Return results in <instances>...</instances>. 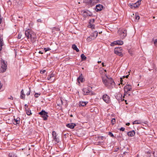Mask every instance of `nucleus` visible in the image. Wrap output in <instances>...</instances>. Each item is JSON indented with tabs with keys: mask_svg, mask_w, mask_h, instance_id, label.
<instances>
[{
	"mask_svg": "<svg viewBox=\"0 0 157 157\" xmlns=\"http://www.w3.org/2000/svg\"><path fill=\"white\" fill-rule=\"evenodd\" d=\"M123 77L124 78H125V76H124Z\"/></svg>",
	"mask_w": 157,
	"mask_h": 157,
	"instance_id": "69168bd1",
	"label": "nucleus"
},
{
	"mask_svg": "<svg viewBox=\"0 0 157 157\" xmlns=\"http://www.w3.org/2000/svg\"><path fill=\"white\" fill-rule=\"evenodd\" d=\"M89 27L92 29L94 28L95 25L94 24H92L90 22H89V25L88 26Z\"/></svg>",
	"mask_w": 157,
	"mask_h": 157,
	"instance_id": "c85d7f7f",
	"label": "nucleus"
},
{
	"mask_svg": "<svg viewBox=\"0 0 157 157\" xmlns=\"http://www.w3.org/2000/svg\"><path fill=\"white\" fill-rule=\"evenodd\" d=\"M128 76H129L128 75H127L125 76V77L127 78H128Z\"/></svg>",
	"mask_w": 157,
	"mask_h": 157,
	"instance_id": "bf43d9fd",
	"label": "nucleus"
},
{
	"mask_svg": "<svg viewBox=\"0 0 157 157\" xmlns=\"http://www.w3.org/2000/svg\"><path fill=\"white\" fill-rule=\"evenodd\" d=\"M141 1H138L136 3H137V5L138 6H139L140 4Z\"/></svg>",
	"mask_w": 157,
	"mask_h": 157,
	"instance_id": "79ce46f5",
	"label": "nucleus"
},
{
	"mask_svg": "<svg viewBox=\"0 0 157 157\" xmlns=\"http://www.w3.org/2000/svg\"><path fill=\"white\" fill-rule=\"evenodd\" d=\"M122 48L121 47L115 48L114 49L115 53L119 56H122L123 55L122 53Z\"/></svg>",
	"mask_w": 157,
	"mask_h": 157,
	"instance_id": "39448f33",
	"label": "nucleus"
},
{
	"mask_svg": "<svg viewBox=\"0 0 157 157\" xmlns=\"http://www.w3.org/2000/svg\"><path fill=\"white\" fill-rule=\"evenodd\" d=\"M122 78H121V80L120 81H121V84H123V83H122V82H121V81H122Z\"/></svg>",
	"mask_w": 157,
	"mask_h": 157,
	"instance_id": "13d9d810",
	"label": "nucleus"
},
{
	"mask_svg": "<svg viewBox=\"0 0 157 157\" xmlns=\"http://www.w3.org/2000/svg\"><path fill=\"white\" fill-rule=\"evenodd\" d=\"M20 118L19 117H17L16 119L14 118L13 120V123L14 125L19 124L20 122Z\"/></svg>",
	"mask_w": 157,
	"mask_h": 157,
	"instance_id": "4468645a",
	"label": "nucleus"
},
{
	"mask_svg": "<svg viewBox=\"0 0 157 157\" xmlns=\"http://www.w3.org/2000/svg\"><path fill=\"white\" fill-rule=\"evenodd\" d=\"M56 29V30H57V31H59V29H58V28H55L54 27V29Z\"/></svg>",
	"mask_w": 157,
	"mask_h": 157,
	"instance_id": "4d7b16f0",
	"label": "nucleus"
},
{
	"mask_svg": "<svg viewBox=\"0 0 157 157\" xmlns=\"http://www.w3.org/2000/svg\"><path fill=\"white\" fill-rule=\"evenodd\" d=\"M95 21V19H92L90 20V23H94Z\"/></svg>",
	"mask_w": 157,
	"mask_h": 157,
	"instance_id": "a19ab883",
	"label": "nucleus"
},
{
	"mask_svg": "<svg viewBox=\"0 0 157 157\" xmlns=\"http://www.w3.org/2000/svg\"><path fill=\"white\" fill-rule=\"evenodd\" d=\"M127 153L125 151V152H124V154H125V153Z\"/></svg>",
	"mask_w": 157,
	"mask_h": 157,
	"instance_id": "e2e57ef3",
	"label": "nucleus"
},
{
	"mask_svg": "<svg viewBox=\"0 0 157 157\" xmlns=\"http://www.w3.org/2000/svg\"><path fill=\"white\" fill-rule=\"evenodd\" d=\"M76 125V124L74 123H70L67 124L66 126L71 129H73Z\"/></svg>",
	"mask_w": 157,
	"mask_h": 157,
	"instance_id": "a211bd4d",
	"label": "nucleus"
},
{
	"mask_svg": "<svg viewBox=\"0 0 157 157\" xmlns=\"http://www.w3.org/2000/svg\"><path fill=\"white\" fill-rule=\"evenodd\" d=\"M136 132L134 130H132L127 132V135L130 137H132L135 134Z\"/></svg>",
	"mask_w": 157,
	"mask_h": 157,
	"instance_id": "2eb2a0df",
	"label": "nucleus"
},
{
	"mask_svg": "<svg viewBox=\"0 0 157 157\" xmlns=\"http://www.w3.org/2000/svg\"><path fill=\"white\" fill-rule=\"evenodd\" d=\"M107 79L102 78V81L105 85L108 88L111 89L115 86V82L112 78H109L106 76Z\"/></svg>",
	"mask_w": 157,
	"mask_h": 157,
	"instance_id": "f03ea898",
	"label": "nucleus"
},
{
	"mask_svg": "<svg viewBox=\"0 0 157 157\" xmlns=\"http://www.w3.org/2000/svg\"><path fill=\"white\" fill-rule=\"evenodd\" d=\"M8 99L13 100V98L12 96H10V97L8 98Z\"/></svg>",
	"mask_w": 157,
	"mask_h": 157,
	"instance_id": "3c124183",
	"label": "nucleus"
},
{
	"mask_svg": "<svg viewBox=\"0 0 157 157\" xmlns=\"http://www.w3.org/2000/svg\"><path fill=\"white\" fill-rule=\"evenodd\" d=\"M125 96H124L123 98L122 97V99L121 100V101H123L124 100V98Z\"/></svg>",
	"mask_w": 157,
	"mask_h": 157,
	"instance_id": "de8ad7c7",
	"label": "nucleus"
},
{
	"mask_svg": "<svg viewBox=\"0 0 157 157\" xmlns=\"http://www.w3.org/2000/svg\"><path fill=\"white\" fill-rule=\"evenodd\" d=\"M21 93L20 98L23 99H25V95L24 93V91L23 90H22L21 92Z\"/></svg>",
	"mask_w": 157,
	"mask_h": 157,
	"instance_id": "412c9836",
	"label": "nucleus"
},
{
	"mask_svg": "<svg viewBox=\"0 0 157 157\" xmlns=\"http://www.w3.org/2000/svg\"><path fill=\"white\" fill-rule=\"evenodd\" d=\"M81 57L82 59V61L85 60L86 59V56H85V55L82 54L81 55Z\"/></svg>",
	"mask_w": 157,
	"mask_h": 157,
	"instance_id": "393cba45",
	"label": "nucleus"
},
{
	"mask_svg": "<svg viewBox=\"0 0 157 157\" xmlns=\"http://www.w3.org/2000/svg\"><path fill=\"white\" fill-rule=\"evenodd\" d=\"M44 50H45V52H46L47 51L50 50L51 49L49 48H44Z\"/></svg>",
	"mask_w": 157,
	"mask_h": 157,
	"instance_id": "72a5a7b5",
	"label": "nucleus"
},
{
	"mask_svg": "<svg viewBox=\"0 0 157 157\" xmlns=\"http://www.w3.org/2000/svg\"><path fill=\"white\" fill-rule=\"evenodd\" d=\"M125 130V128L123 127H121L119 129V130L120 131H124Z\"/></svg>",
	"mask_w": 157,
	"mask_h": 157,
	"instance_id": "ea45409f",
	"label": "nucleus"
},
{
	"mask_svg": "<svg viewBox=\"0 0 157 157\" xmlns=\"http://www.w3.org/2000/svg\"><path fill=\"white\" fill-rule=\"evenodd\" d=\"M102 99L107 103H109L110 102V97L107 94H104L102 96Z\"/></svg>",
	"mask_w": 157,
	"mask_h": 157,
	"instance_id": "0eeeda50",
	"label": "nucleus"
},
{
	"mask_svg": "<svg viewBox=\"0 0 157 157\" xmlns=\"http://www.w3.org/2000/svg\"><path fill=\"white\" fill-rule=\"evenodd\" d=\"M133 124H140V122H138L137 121H135L132 122Z\"/></svg>",
	"mask_w": 157,
	"mask_h": 157,
	"instance_id": "473e14b6",
	"label": "nucleus"
},
{
	"mask_svg": "<svg viewBox=\"0 0 157 157\" xmlns=\"http://www.w3.org/2000/svg\"><path fill=\"white\" fill-rule=\"evenodd\" d=\"M140 17L138 15H135V21H138V20L140 19Z\"/></svg>",
	"mask_w": 157,
	"mask_h": 157,
	"instance_id": "c756f323",
	"label": "nucleus"
},
{
	"mask_svg": "<svg viewBox=\"0 0 157 157\" xmlns=\"http://www.w3.org/2000/svg\"><path fill=\"white\" fill-rule=\"evenodd\" d=\"M3 46V43H0V51H1L2 49V46Z\"/></svg>",
	"mask_w": 157,
	"mask_h": 157,
	"instance_id": "58836bf2",
	"label": "nucleus"
},
{
	"mask_svg": "<svg viewBox=\"0 0 157 157\" xmlns=\"http://www.w3.org/2000/svg\"><path fill=\"white\" fill-rule=\"evenodd\" d=\"M82 15L84 17H86L87 16H91L92 14L88 10H83Z\"/></svg>",
	"mask_w": 157,
	"mask_h": 157,
	"instance_id": "6e6552de",
	"label": "nucleus"
},
{
	"mask_svg": "<svg viewBox=\"0 0 157 157\" xmlns=\"http://www.w3.org/2000/svg\"><path fill=\"white\" fill-rule=\"evenodd\" d=\"M77 80L78 82L80 83V82H83V77L82 75L79 76Z\"/></svg>",
	"mask_w": 157,
	"mask_h": 157,
	"instance_id": "aec40b11",
	"label": "nucleus"
},
{
	"mask_svg": "<svg viewBox=\"0 0 157 157\" xmlns=\"http://www.w3.org/2000/svg\"><path fill=\"white\" fill-rule=\"evenodd\" d=\"M51 77H50V76L49 75L47 77V79L49 80H51Z\"/></svg>",
	"mask_w": 157,
	"mask_h": 157,
	"instance_id": "49530a36",
	"label": "nucleus"
},
{
	"mask_svg": "<svg viewBox=\"0 0 157 157\" xmlns=\"http://www.w3.org/2000/svg\"><path fill=\"white\" fill-rule=\"evenodd\" d=\"M70 116H71V117H73V115H70Z\"/></svg>",
	"mask_w": 157,
	"mask_h": 157,
	"instance_id": "0e129e2a",
	"label": "nucleus"
},
{
	"mask_svg": "<svg viewBox=\"0 0 157 157\" xmlns=\"http://www.w3.org/2000/svg\"><path fill=\"white\" fill-rule=\"evenodd\" d=\"M130 124L129 123H126V125L129 126L130 125Z\"/></svg>",
	"mask_w": 157,
	"mask_h": 157,
	"instance_id": "6e6d98bb",
	"label": "nucleus"
},
{
	"mask_svg": "<svg viewBox=\"0 0 157 157\" xmlns=\"http://www.w3.org/2000/svg\"><path fill=\"white\" fill-rule=\"evenodd\" d=\"M154 43L155 45H156L157 44V39L155 40L154 42Z\"/></svg>",
	"mask_w": 157,
	"mask_h": 157,
	"instance_id": "a18cd8bd",
	"label": "nucleus"
},
{
	"mask_svg": "<svg viewBox=\"0 0 157 157\" xmlns=\"http://www.w3.org/2000/svg\"><path fill=\"white\" fill-rule=\"evenodd\" d=\"M101 32H99V34H100V33H101Z\"/></svg>",
	"mask_w": 157,
	"mask_h": 157,
	"instance_id": "338daca9",
	"label": "nucleus"
},
{
	"mask_svg": "<svg viewBox=\"0 0 157 157\" xmlns=\"http://www.w3.org/2000/svg\"><path fill=\"white\" fill-rule=\"evenodd\" d=\"M98 0H85V2L90 6L95 4L98 2Z\"/></svg>",
	"mask_w": 157,
	"mask_h": 157,
	"instance_id": "423d86ee",
	"label": "nucleus"
},
{
	"mask_svg": "<svg viewBox=\"0 0 157 157\" xmlns=\"http://www.w3.org/2000/svg\"><path fill=\"white\" fill-rule=\"evenodd\" d=\"M39 53H40V54H43V52H42L41 51H40L39 52Z\"/></svg>",
	"mask_w": 157,
	"mask_h": 157,
	"instance_id": "5fc2aeb1",
	"label": "nucleus"
},
{
	"mask_svg": "<svg viewBox=\"0 0 157 157\" xmlns=\"http://www.w3.org/2000/svg\"><path fill=\"white\" fill-rule=\"evenodd\" d=\"M132 90V88L131 86L129 84L127 85L124 87V91H131Z\"/></svg>",
	"mask_w": 157,
	"mask_h": 157,
	"instance_id": "f8f14e48",
	"label": "nucleus"
},
{
	"mask_svg": "<svg viewBox=\"0 0 157 157\" xmlns=\"http://www.w3.org/2000/svg\"><path fill=\"white\" fill-rule=\"evenodd\" d=\"M52 135L53 140L55 141L56 143H58L59 142V139L56 137V133L55 131L52 132Z\"/></svg>",
	"mask_w": 157,
	"mask_h": 157,
	"instance_id": "1a4fd4ad",
	"label": "nucleus"
},
{
	"mask_svg": "<svg viewBox=\"0 0 157 157\" xmlns=\"http://www.w3.org/2000/svg\"><path fill=\"white\" fill-rule=\"evenodd\" d=\"M30 90L29 89V91L26 94V95L27 96H29V95H30Z\"/></svg>",
	"mask_w": 157,
	"mask_h": 157,
	"instance_id": "4c0bfd02",
	"label": "nucleus"
},
{
	"mask_svg": "<svg viewBox=\"0 0 157 157\" xmlns=\"http://www.w3.org/2000/svg\"><path fill=\"white\" fill-rule=\"evenodd\" d=\"M2 84L1 83V82L0 81V89H1L2 88Z\"/></svg>",
	"mask_w": 157,
	"mask_h": 157,
	"instance_id": "8fccbe9b",
	"label": "nucleus"
},
{
	"mask_svg": "<svg viewBox=\"0 0 157 157\" xmlns=\"http://www.w3.org/2000/svg\"><path fill=\"white\" fill-rule=\"evenodd\" d=\"M122 95L120 94H117L115 96L116 98L118 101H120L122 99Z\"/></svg>",
	"mask_w": 157,
	"mask_h": 157,
	"instance_id": "6ab92c4d",
	"label": "nucleus"
},
{
	"mask_svg": "<svg viewBox=\"0 0 157 157\" xmlns=\"http://www.w3.org/2000/svg\"><path fill=\"white\" fill-rule=\"evenodd\" d=\"M131 8H135L138 7L137 3H132L131 5Z\"/></svg>",
	"mask_w": 157,
	"mask_h": 157,
	"instance_id": "a878e982",
	"label": "nucleus"
},
{
	"mask_svg": "<svg viewBox=\"0 0 157 157\" xmlns=\"http://www.w3.org/2000/svg\"><path fill=\"white\" fill-rule=\"evenodd\" d=\"M123 44V42L122 40H117L114 41L113 43H111L110 45L111 46H113L114 45H122Z\"/></svg>",
	"mask_w": 157,
	"mask_h": 157,
	"instance_id": "9d476101",
	"label": "nucleus"
},
{
	"mask_svg": "<svg viewBox=\"0 0 157 157\" xmlns=\"http://www.w3.org/2000/svg\"><path fill=\"white\" fill-rule=\"evenodd\" d=\"M87 101H80L79 102V105L84 106H85L87 103Z\"/></svg>",
	"mask_w": 157,
	"mask_h": 157,
	"instance_id": "4be33fe9",
	"label": "nucleus"
},
{
	"mask_svg": "<svg viewBox=\"0 0 157 157\" xmlns=\"http://www.w3.org/2000/svg\"><path fill=\"white\" fill-rule=\"evenodd\" d=\"M93 39V38L92 37H91L90 36L88 37L86 39L88 41H91Z\"/></svg>",
	"mask_w": 157,
	"mask_h": 157,
	"instance_id": "7c9ffc66",
	"label": "nucleus"
},
{
	"mask_svg": "<svg viewBox=\"0 0 157 157\" xmlns=\"http://www.w3.org/2000/svg\"><path fill=\"white\" fill-rule=\"evenodd\" d=\"M120 36L121 38L123 39L127 35L126 31L125 30L122 31L120 33Z\"/></svg>",
	"mask_w": 157,
	"mask_h": 157,
	"instance_id": "9b49d317",
	"label": "nucleus"
},
{
	"mask_svg": "<svg viewBox=\"0 0 157 157\" xmlns=\"http://www.w3.org/2000/svg\"><path fill=\"white\" fill-rule=\"evenodd\" d=\"M25 111H26V114L28 115H30L32 114L31 111L27 109L26 108H25Z\"/></svg>",
	"mask_w": 157,
	"mask_h": 157,
	"instance_id": "b1692460",
	"label": "nucleus"
},
{
	"mask_svg": "<svg viewBox=\"0 0 157 157\" xmlns=\"http://www.w3.org/2000/svg\"><path fill=\"white\" fill-rule=\"evenodd\" d=\"M92 88L91 87H90V86H89V88H88V90H87L86 88H84L82 90V91L84 92L83 94L84 95H87L90 92V88Z\"/></svg>",
	"mask_w": 157,
	"mask_h": 157,
	"instance_id": "f3484780",
	"label": "nucleus"
},
{
	"mask_svg": "<svg viewBox=\"0 0 157 157\" xmlns=\"http://www.w3.org/2000/svg\"><path fill=\"white\" fill-rule=\"evenodd\" d=\"M26 36L28 39H29L32 43H34L36 40V35L34 32L31 30L29 29L26 30L25 33Z\"/></svg>",
	"mask_w": 157,
	"mask_h": 157,
	"instance_id": "f257e3e1",
	"label": "nucleus"
},
{
	"mask_svg": "<svg viewBox=\"0 0 157 157\" xmlns=\"http://www.w3.org/2000/svg\"><path fill=\"white\" fill-rule=\"evenodd\" d=\"M103 8V6L101 4H98L96 5V6L95 10L96 11L98 12L102 10Z\"/></svg>",
	"mask_w": 157,
	"mask_h": 157,
	"instance_id": "ddd939ff",
	"label": "nucleus"
},
{
	"mask_svg": "<svg viewBox=\"0 0 157 157\" xmlns=\"http://www.w3.org/2000/svg\"><path fill=\"white\" fill-rule=\"evenodd\" d=\"M98 32L97 31H94L90 35V36L93 38V39H95L98 36Z\"/></svg>",
	"mask_w": 157,
	"mask_h": 157,
	"instance_id": "dca6fc26",
	"label": "nucleus"
},
{
	"mask_svg": "<svg viewBox=\"0 0 157 157\" xmlns=\"http://www.w3.org/2000/svg\"><path fill=\"white\" fill-rule=\"evenodd\" d=\"M72 48L74 50H75L77 52H78L79 51V50L77 48L75 44H73L72 45Z\"/></svg>",
	"mask_w": 157,
	"mask_h": 157,
	"instance_id": "5701e85b",
	"label": "nucleus"
},
{
	"mask_svg": "<svg viewBox=\"0 0 157 157\" xmlns=\"http://www.w3.org/2000/svg\"><path fill=\"white\" fill-rule=\"evenodd\" d=\"M128 95V96L131 95L130 94V92L129 91H124V96H127V95Z\"/></svg>",
	"mask_w": 157,
	"mask_h": 157,
	"instance_id": "cd10ccee",
	"label": "nucleus"
},
{
	"mask_svg": "<svg viewBox=\"0 0 157 157\" xmlns=\"http://www.w3.org/2000/svg\"><path fill=\"white\" fill-rule=\"evenodd\" d=\"M21 35L20 34H18V39H20L21 38Z\"/></svg>",
	"mask_w": 157,
	"mask_h": 157,
	"instance_id": "c03bdc74",
	"label": "nucleus"
},
{
	"mask_svg": "<svg viewBox=\"0 0 157 157\" xmlns=\"http://www.w3.org/2000/svg\"><path fill=\"white\" fill-rule=\"evenodd\" d=\"M105 71H106V70H105Z\"/></svg>",
	"mask_w": 157,
	"mask_h": 157,
	"instance_id": "774afa93",
	"label": "nucleus"
},
{
	"mask_svg": "<svg viewBox=\"0 0 157 157\" xmlns=\"http://www.w3.org/2000/svg\"><path fill=\"white\" fill-rule=\"evenodd\" d=\"M108 135L111 137H114L113 134L111 132H109Z\"/></svg>",
	"mask_w": 157,
	"mask_h": 157,
	"instance_id": "f704fd0d",
	"label": "nucleus"
},
{
	"mask_svg": "<svg viewBox=\"0 0 157 157\" xmlns=\"http://www.w3.org/2000/svg\"><path fill=\"white\" fill-rule=\"evenodd\" d=\"M46 71L45 70H42L40 71V73L41 74H43L45 73Z\"/></svg>",
	"mask_w": 157,
	"mask_h": 157,
	"instance_id": "c9c22d12",
	"label": "nucleus"
},
{
	"mask_svg": "<svg viewBox=\"0 0 157 157\" xmlns=\"http://www.w3.org/2000/svg\"><path fill=\"white\" fill-rule=\"evenodd\" d=\"M40 95V94H38V93H36L35 94V95H34V96L36 98H37L39 96V95Z\"/></svg>",
	"mask_w": 157,
	"mask_h": 157,
	"instance_id": "e433bc0d",
	"label": "nucleus"
},
{
	"mask_svg": "<svg viewBox=\"0 0 157 157\" xmlns=\"http://www.w3.org/2000/svg\"><path fill=\"white\" fill-rule=\"evenodd\" d=\"M111 122L112 124H114L116 122V120L115 118H113L111 120Z\"/></svg>",
	"mask_w": 157,
	"mask_h": 157,
	"instance_id": "2f4dec72",
	"label": "nucleus"
},
{
	"mask_svg": "<svg viewBox=\"0 0 157 157\" xmlns=\"http://www.w3.org/2000/svg\"><path fill=\"white\" fill-rule=\"evenodd\" d=\"M2 41L3 40L2 39H0V43H2Z\"/></svg>",
	"mask_w": 157,
	"mask_h": 157,
	"instance_id": "603ef678",
	"label": "nucleus"
},
{
	"mask_svg": "<svg viewBox=\"0 0 157 157\" xmlns=\"http://www.w3.org/2000/svg\"><path fill=\"white\" fill-rule=\"evenodd\" d=\"M54 75L53 74V73H52L49 76H50V77H51V78H52V77H53L54 76Z\"/></svg>",
	"mask_w": 157,
	"mask_h": 157,
	"instance_id": "37998d69",
	"label": "nucleus"
},
{
	"mask_svg": "<svg viewBox=\"0 0 157 157\" xmlns=\"http://www.w3.org/2000/svg\"><path fill=\"white\" fill-rule=\"evenodd\" d=\"M1 67L0 68V73H3L6 71L7 68V65L6 62L5 63V61L2 59L1 60Z\"/></svg>",
	"mask_w": 157,
	"mask_h": 157,
	"instance_id": "7ed1b4c3",
	"label": "nucleus"
},
{
	"mask_svg": "<svg viewBox=\"0 0 157 157\" xmlns=\"http://www.w3.org/2000/svg\"><path fill=\"white\" fill-rule=\"evenodd\" d=\"M9 156L10 157H16V155L15 154L12 153H10Z\"/></svg>",
	"mask_w": 157,
	"mask_h": 157,
	"instance_id": "bb28decb",
	"label": "nucleus"
},
{
	"mask_svg": "<svg viewBox=\"0 0 157 157\" xmlns=\"http://www.w3.org/2000/svg\"><path fill=\"white\" fill-rule=\"evenodd\" d=\"M101 61H98V63H101Z\"/></svg>",
	"mask_w": 157,
	"mask_h": 157,
	"instance_id": "680f3d73",
	"label": "nucleus"
},
{
	"mask_svg": "<svg viewBox=\"0 0 157 157\" xmlns=\"http://www.w3.org/2000/svg\"><path fill=\"white\" fill-rule=\"evenodd\" d=\"M25 108H28V106L27 104H25Z\"/></svg>",
	"mask_w": 157,
	"mask_h": 157,
	"instance_id": "09e8293b",
	"label": "nucleus"
},
{
	"mask_svg": "<svg viewBox=\"0 0 157 157\" xmlns=\"http://www.w3.org/2000/svg\"><path fill=\"white\" fill-rule=\"evenodd\" d=\"M41 117L43 118L44 121H46L48 119V113L45 111V110H42L39 113Z\"/></svg>",
	"mask_w": 157,
	"mask_h": 157,
	"instance_id": "20e7f679",
	"label": "nucleus"
},
{
	"mask_svg": "<svg viewBox=\"0 0 157 157\" xmlns=\"http://www.w3.org/2000/svg\"><path fill=\"white\" fill-rule=\"evenodd\" d=\"M37 21L38 22H41V20H40V19H38L37 20Z\"/></svg>",
	"mask_w": 157,
	"mask_h": 157,
	"instance_id": "864d4df0",
	"label": "nucleus"
},
{
	"mask_svg": "<svg viewBox=\"0 0 157 157\" xmlns=\"http://www.w3.org/2000/svg\"><path fill=\"white\" fill-rule=\"evenodd\" d=\"M104 63H103H103H102V66H103V67H104Z\"/></svg>",
	"mask_w": 157,
	"mask_h": 157,
	"instance_id": "052dcab7",
	"label": "nucleus"
}]
</instances>
